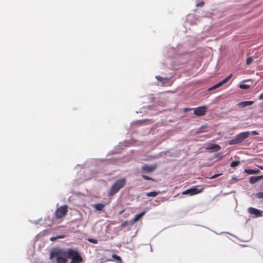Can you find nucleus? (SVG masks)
Segmentation results:
<instances>
[{"label":"nucleus","mask_w":263,"mask_h":263,"mask_svg":"<svg viewBox=\"0 0 263 263\" xmlns=\"http://www.w3.org/2000/svg\"><path fill=\"white\" fill-rule=\"evenodd\" d=\"M221 175H222V174H215V175L212 176V177H210L209 178L211 179H215V178L220 176Z\"/></svg>","instance_id":"nucleus-25"},{"label":"nucleus","mask_w":263,"mask_h":263,"mask_svg":"<svg viewBox=\"0 0 263 263\" xmlns=\"http://www.w3.org/2000/svg\"><path fill=\"white\" fill-rule=\"evenodd\" d=\"M146 211H144L142 212L136 214L134 217L129 221L130 224H133L135 222L139 220L143 216L145 215Z\"/></svg>","instance_id":"nucleus-11"},{"label":"nucleus","mask_w":263,"mask_h":263,"mask_svg":"<svg viewBox=\"0 0 263 263\" xmlns=\"http://www.w3.org/2000/svg\"><path fill=\"white\" fill-rule=\"evenodd\" d=\"M68 212V206L63 205L58 208L55 212L56 219H60L65 217Z\"/></svg>","instance_id":"nucleus-5"},{"label":"nucleus","mask_w":263,"mask_h":263,"mask_svg":"<svg viewBox=\"0 0 263 263\" xmlns=\"http://www.w3.org/2000/svg\"><path fill=\"white\" fill-rule=\"evenodd\" d=\"M157 167V165L154 164L153 165L145 164L141 167L142 172L143 173L148 174L154 171Z\"/></svg>","instance_id":"nucleus-6"},{"label":"nucleus","mask_w":263,"mask_h":263,"mask_svg":"<svg viewBox=\"0 0 263 263\" xmlns=\"http://www.w3.org/2000/svg\"><path fill=\"white\" fill-rule=\"evenodd\" d=\"M191 110V108H185L184 109V112H186L189 110Z\"/></svg>","instance_id":"nucleus-31"},{"label":"nucleus","mask_w":263,"mask_h":263,"mask_svg":"<svg viewBox=\"0 0 263 263\" xmlns=\"http://www.w3.org/2000/svg\"><path fill=\"white\" fill-rule=\"evenodd\" d=\"M70 263H80L79 262H75V261H70Z\"/></svg>","instance_id":"nucleus-32"},{"label":"nucleus","mask_w":263,"mask_h":263,"mask_svg":"<svg viewBox=\"0 0 263 263\" xmlns=\"http://www.w3.org/2000/svg\"><path fill=\"white\" fill-rule=\"evenodd\" d=\"M105 204L103 203H96L93 205V207L97 211H102L104 208L105 207Z\"/></svg>","instance_id":"nucleus-13"},{"label":"nucleus","mask_w":263,"mask_h":263,"mask_svg":"<svg viewBox=\"0 0 263 263\" xmlns=\"http://www.w3.org/2000/svg\"><path fill=\"white\" fill-rule=\"evenodd\" d=\"M259 100H263V93L259 96Z\"/></svg>","instance_id":"nucleus-30"},{"label":"nucleus","mask_w":263,"mask_h":263,"mask_svg":"<svg viewBox=\"0 0 263 263\" xmlns=\"http://www.w3.org/2000/svg\"><path fill=\"white\" fill-rule=\"evenodd\" d=\"M250 134H252L253 135H258L259 134L257 132L255 131V130L251 132V133H250Z\"/></svg>","instance_id":"nucleus-29"},{"label":"nucleus","mask_w":263,"mask_h":263,"mask_svg":"<svg viewBox=\"0 0 263 263\" xmlns=\"http://www.w3.org/2000/svg\"><path fill=\"white\" fill-rule=\"evenodd\" d=\"M260 177H263V176L251 177L250 178V182L251 183L253 184V183L256 182L257 181H258V180H259V178Z\"/></svg>","instance_id":"nucleus-16"},{"label":"nucleus","mask_w":263,"mask_h":263,"mask_svg":"<svg viewBox=\"0 0 263 263\" xmlns=\"http://www.w3.org/2000/svg\"><path fill=\"white\" fill-rule=\"evenodd\" d=\"M126 180L125 178H122L117 180L110 187L108 194L109 196L114 195L118 193L119 190L123 188L126 184Z\"/></svg>","instance_id":"nucleus-2"},{"label":"nucleus","mask_w":263,"mask_h":263,"mask_svg":"<svg viewBox=\"0 0 263 263\" xmlns=\"http://www.w3.org/2000/svg\"><path fill=\"white\" fill-rule=\"evenodd\" d=\"M208 107L205 105L201 106L194 108V114L197 116H204L207 110Z\"/></svg>","instance_id":"nucleus-7"},{"label":"nucleus","mask_w":263,"mask_h":263,"mask_svg":"<svg viewBox=\"0 0 263 263\" xmlns=\"http://www.w3.org/2000/svg\"><path fill=\"white\" fill-rule=\"evenodd\" d=\"M156 79L159 81H161L163 83H165L167 82H168L169 79L167 78H163L160 76H157L156 77Z\"/></svg>","instance_id":"nucleus-14"},{"label":"nucleus","mask_w":263,"mask_h":263,"mask_svg":"<svg viewBox=\"0 0 263 263\" xmlns=\"http://www.w3.org/2000/svg\"><path fill=\"white\" fill-rule=\"evenodd\" d=\"M253 61V59L252 57H249L247 59L246 63L247 65H250Z\"/></svg>","instance_id":"nucleus-21"},{"label":"nucleus","mask_w":263,"mask_h":263,"mask_svg":"<svg viewBox=\"0 0 263 263\" xmlns=\"http://www.w3.org/2000/svg\"><path fill=\"white\" fill-rule=\"evenodd\" d=\"M248 212L250 214L254 215L255 216V217H259L262 216V212L254 208H249L248 209Z\"/></svg>","instance_id":"nucleus-10"},{"label":"nucleus","mask_w":263,"mask_h":263,"mask_svg":"<svg viewBox=\"0 0 263 263\" xmlns=\"http://www.w3.org/2000/svg\"><path fill=\"white\" fill-rule=\"evenodd\" d=\"M239 87L243 89H247L250 87V86L247 84H240Z\"/></svg>","instance_id":"nucleus-20"},{"label":"nucleus","mask_w":263,"mask_h":263,"mask_svg":"<svg viewBox=\"0 0 263 263\" xmlns=\"http://www.w3.org/2000/svg\"><path fill=\"white\" fill-rule=\"evenodd\" d=\"M68 257V251L56 250L50 254V258L52 259L55 258L57 263H67Z\"/></svg>","instance_id":"nucleus-1"},{"label":"nucleus","mask_w":263,"mask_h":263,"mask_svg":"<svg viewBox=\"0 0 263 263\" xmlns=\"http://www.w3.org/2000/svg\"><path fill=\"white\" fill-rule=\"evenodd\" d=\"M128 223H130L129 221H124V222H123V223H121V227H124L126 225H127Z\"/></svg>","instance_id":"nucleus-26"},{"label":"nucleus","mask_w":263,"mask_h":263,"mask_svg":"<svg viewBox=\"0 0 263 263\" xmlns=\"http://www.w3.org/2000/svg\"><path fill=\"white\" fill-rule=\"evenodd\" d=\"M253 103V101H247L242 102L240 103V105L242 107H246L248 105H252Z\"/></svg>","instance_id":"nucleus-15"},{"label":"nucleus","mask_w":263,"mask_h":263,"mask_svg":"<svg viewBox=\"0 0 263 263\" xmlns=\"http://www.w3.org/2000/svg\"><path fill=\"white\" fill-rule=\"evenodd\" d=\"M239 163L240 162L238 161H234L231 163L230 166L232 167H234L238 166L239 164Z\"/></svg>","instance_id":"nucleus-19"},{"label":"nucleus","mask_w":263,"mask_h":263,"mask_svg":"<svg viewBox=\"0 0 263 263\" xmlns=\"http://www.w3.org/2000/svg\"><path fill=\"white\" fill-rule=\"evenodd\" d=\"M68 257L71 259V261L79 262H82L83 261V258L80 255L78 251H76L72 249H69L68 250Z\"/></svg>","instance_id":"nucleus-4"},{"label":"nucleus","mask_w":263,"mask_h":263,"mask_svg":"<svg viewBox=\"0 0 263 263\" xmlns=\"http://www.w3.org/2000/svg\"><path fill=\"white\" fill-rule=\"evenodd\" d=\"M256 196L259 198H263V192H259L257 194Z\"/></svg>","instance_id":"nucleus-24"},{"label":"nucleus","mask_w":263,"mask_h":263,"mask_svg":"<svg viewBox=\"0 0 263 263\" xmlns=\"http://www.w3.org/2000/svg\"><path fill=\"white\" fill-rule=\"evenodd\" d=\"M205 149L208 151H212V152H218L221 149L220 145L216 144H212L207 146Z\"/></svg>","instance_id":"nucleus-12"},{"label":"nucleus","mask_w":263,"mask_h":263,"mask_svg":"<svg viewBox=\"0 0 263 263\" xmlns=\"http://www.w3.org/2000/svg\"><path fill=\"white\" fill-rule=\"evenodd\" d=\"M50 239H51V240H54V239H55V238H53L51 237V238H50Z\"/></svg>","instance_id":"nucleus-33"},{"label":"nucleus","mask_w":263,"mask_h":263,"mask_svg":"<svg viewBox=\"0 0 263 263\" xmlns=\"http://www.w3.org/2000/svg\"><path fill=\"white\" fill-rule=\"evenodd\" d=\"M245 172L249 174H254L255 173V171L253 170H245Z\"/></svg>","instance_id":"nucleus-22"},{"label":"nucleus","mask_w":263,"mask_h":263,"mask_svg":"<svg viewBox=\"0 0 263 263\" xmlns=\"http://www.w3.org/2000/svg\"><path fill=\"white\" fill-rule=\"evenodd\" d=\"M204 4V2H201L200 3H198L197 4V6H198V7H202V6H203Z\"/></svg>","instance_id":"nucleus-28"},{"label":"nucleus","mask_w":263,"mask_h":263,"mask_svg":"<svg viewBox=\"0 0 263 263\" xmlns=\"http://www.w3.org/2000/svg\"><path fill=\"white\" fill-rule=\"evenodd\" d=\"M203 189L199 190L196 187H192L191 189H189L185 191H184L182 194H189L191 195H195L198 193H200L202 192Z\"/></svg>","instance_id":"nucleus-9"},{"label":"nucleus","mask_w":263,"mask_h":263,"mask_svg":"<svg viewBox=\"0 0 263 263\" xmlns=\"http://www.w3.org/2000/svg\"><path fill=\"white\" fill-rule=\"evenodd\" d=\"M250 134V132H241L236 136L235 138L229 141L230 145H236L242 143Z\"/></svg>","instance_id":"nucleus-3"},{"label":"nucleus","mask_w":263,"mask_h":263,"mask_svg":"<svg viewBox=\"0 0 263 263\" xmlns=\"http://www.w3.org/2000/svg\"><path fill=\"white\" fill-rule=\"evenodd\" d=\"M160 193V192H151L146 193V195L148 197H155Z\"/></svg>","instance_id":"nucleus-17"},{"label":"nucleus","mask_w":263,"mask_h":263,"mask_svg":"<svg viewBox=\"0 0 263 263\" xmlns=\"http://www.w3.org/2000/svg\"><path fill=\"white\" fill-rule=\"evenodd\" d=\"M142 177L145 179V180H153L154 181V179H152V178L147 176H146V175H142Z\"/></svg>","instance_id":"nucleus-23"},{"label":"nucleus","mask_w":263,"mask_h":263,"mask_svg":"<svg viewBox=\"0 0 263 263\" xmlns=\"http://www.w3.org/2000/svg\"><path fill=\"white\" fill-rule=\"evenodd\" d=\"M88 241L89 242H90L93 243H97V240L94 239H92V238L89 239Z\"/></svg>","instance_id":"nucleus-27"},{"label":"nucleus","mask_w":263,"mask_h":263,"mask_svg":"<svg viewBox=\"0 0 263 263\" xmlns=\"http://www.w3.org/2000/svg\"><path fill=\"white\" fill-rule=\"evenodd\" d=\"M112 258L114 259H115L116 260L119 261L118 263H121L122 262L121 258V257L119 256L114 254H113L112 255Z\"/></svg>","instance_id":"nucleus-18"},{"label":"nucleus","mask_w":263,"mask_h":263,"mask_svg":"<svg viewBox=\"0 0 263 263\" xmlns=\"http://www.w3.org/2000/svg\"><path fill=\"white\" fill-rule=\"evenodd\" d=\"M232 76H233V74L232 73L230 74L227 78H226L222 81L219 82V83H218L216 85H215L213 86H212V87L210 88L208 90H213L214 89H216V88H217L218 87H219L221 86L223 84H224L226 83H227L229 81V80L232 77Z\"/></svg>","instance_id":"nucleus-8"}]
</instances>
